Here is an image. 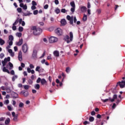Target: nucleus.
<instances>
[{
    "label": "nucleus",
    "instance_id": "obj_40",
    "mask_svg": "<svg viewBox=\"0 0 125 125\" xmlns=\"http://www.w3.org/2000/svg\"><path fill=\"white\" fill-rule=\"evenodd\" d=\"M23 27L20 26L19 27V32H23Z\"/></svg>",
    "mask_w": 125,
    "mask_h": 125
},
{
    "label": "nucleus",
    "instance_id": "obj_55",
    "mask_svg": "<svg viewBox=\"0 0 125 125\" xmlns=\"http://www.w3.org/2000/svg\"><path fill=\"white\" fill-rule=\"evenodd\" d=\"M21 67L22 68H25V63L21 62Z\"/></svg>",
    "mask_w": 125,
    "mask_h": 125
},
{
    "label": "nucleus",
    "instance_id": "obj_9",
    "mask_svg": "<svg viewBox=\"0 0 125 125\" xmlns=\"http://www.w3.org/2000/svg\"><path fill=\"white\" fill-rule=\"evenodd\" d=\"M69 39H70V37H69V36L66 35L64 37L63 40L64 41L67 42V43H70V41L69 40Z\"/></svg>",
    "mask_w": 125,
    "mask_h": 125
},
{
    "label": "nucleus",
    "instance_id": "obj_58",
    "mask_svg": "<svg viewBox=\"0 0 125 125\" xmlns=\"http://www.w3.org/2000/svg\"><path fill=\"white\" fill-rule=\"evenodd\" d=\"M8 109L9 111H11L12 110V108H11V106L8 105L7 106Z\"/></svg>",
    "mask_w": 125,
    "mask_h": 125
},
{
    "label": "nucleus",
    "instance_id": "obj_59",
    "mask_svg": "<svg viewBox=\"0 0 125 125\" xmlns=\"http://www.w3.org/2000/svg\"><path fill=\"white\" fill-rule=\"evenodd\" d=\"M48 8V4H46L44 6V9H47Z\"/></svg>",
    "mask_w": 125,
    "mask_h": 125
},
{
    "label": "nucleus",
    "instance_id": "obj_5",
    "mask_svg": "<svg viewBox=\"0 0 125 125\" xmlns=\"http://www.w3.org/2000/svg\"><path fill=\"white\" fill-rule=\"evenodd\" d=\"M55 33L58 36H62V34H63V31H62V29H61V28H58L55 30Z\"/></svg>",
    "mask_w": 125,
    "mask_h": 125
},
{
    "label": "nucleus",
    "instance_id": "obj_41",
    "mask_svg": "<svg viewBox=\"0 0 125 125\" xmlns=\"http://www.w3.org/2000/svg\"><path fill=\"white\" fill-rule=\"evenodd\" d=\"M19 107L20 108H22V107H24V104H23V103H20L19 104Z\"/></svg>",
    "mask_w": 125,
    "mask_h": 125
},
{
    "label": "nucleus",
    "instance_id": "obj_12",
    "mask_svg": "<svg viewBox=\"0 0 125 125\" xmlns=\"http://www.w3.org/2000/svg\"><path fill=\"white\" fill-rule=\"evenodd\" d=\"M61 24H62V26H65V25L67 24V22L66 21V20L65 19H62L61 21Z\"/></svg>",
    "mask_w": 125,
    "mask_h": 125
},
{
    "label": "nucleus",
    "instance_id": "obj_11",
    "mask_svg": "<svg viewBox=\"0 0 125 125\" xmlns=\"http://www.w3.org/2000/svg\"><path fill=\"white\" fill-rule=\"evenodd\" d=\"M18 59L20 61H22V52L20 51L18 55Z\"/></svg>",
    "mask_w": 125,
    "mask_h": 125
},
{
    "label": "nucleus",
    "instance_id": "obj_48",
    "mask_svg": "<svg viewBox=\"0 0 125 125\" xmlns=\"http://www.w3.org/2000/svg\"><path fill=\"white\" fill-rule=\"evenodd\" d=\"M8 65L10 67V68H12L13 67V64H12V63H11V62H9L8 63Z\"/></svg>",
    "mask_w": 125,
    "mask_h": 125
},
{
    "label": "nucleus",
    "instance_id": "obj_30",
    "mask_svg": "<svg viewBox=\"0 0 125 125\" xmlns=\"http://www.w3.org/2000/svg\"><path fill=\"white\" fill-rule=\"evenodd\" d=\"M9 40L10 41H13V40H14V38L12 35H10L9 36Z\"/></svg>",
    "mask_w": 125,
    "mask_h": 125
},
{
    "label": "nucleus",
    "instance_id": "obj_23",
    "mask_svg": "<svg viewBox=\"0 0 125 125\" xmlns=\"http://www.w3.org/2000/svg\"><path fill=\"white\" fill-rule=\"evenodd\" d=\"M10 61V58L9 57H8L7 58H5L4 59V62L6 63H7V62H9Z\"/></svg>",
    "mask_w": 125,
    "mask_h": 125
},
{
    "label": "nucleus",
    "instance_id": "obj_61",
    "mask_svg": "<svg viewBox=\"0 0 125 125\" xmlns=\"http://www.w3.org/2000/svg\"><path fill=\"white\" fill-rule=\"evenodd\" d=\"M91 116H95V111H93L91 112Z\"/></svg>",
    "mask_w": 125,
    "mask_h": 125
},
{
    "label": "nucleus",
    "instance_id": "obj_19",
    "mask_svg": "<svg viewBox=\"0 0 125 125\" xmlns=\"http://www.w3.org/2000/svg\"><path fill=\"white\" fill-rule=\"evenodd\" d=\"M40 87H41V86L39 85V84H35L34 85V88L35 89H37V90H39V89H40Z\"/></svg>",
    "mask_w": 125,
    "mask_h": 125
},
{
    "label": "nucleus",
    "instance_id": "obj_27",
    "mask_svg": "<svg viewBox=\"0 0 125 125\" xmlns=\"http://www.w3.org/2000/svg\"><path fill=\"white\" fill-rule=\"evenodd\" d=\"M13 98H18V94L14 92L13 95Z\"/></svg>",
    "mask_w": 125,
    "mask_h": 125
},
{
    "label": "nucleus",
    "instance_id": "obj_32",
    "mask_svg": "<svg viewBox=\"0 0 125 125\" xmlns=\"http://www.w3.org/2000/svg\"><path fill=\"white\" fill-rule=\"evenodd\" d=\"M89 122H93L94 121V117L90 116L89 118Z\"/></svg>",
    "mask_w": 125,
    "mask_h": 125
},
{
    "label": "nucleus",
    "instance_id": "obj_51",
    "mask_svg": "<svg viewBox=\"0 0 125 125\" xmlns=\"http://www.w3.org/2000/svg\"><path fill=\"white\" fill-rule=\"evenodd\" d=\"M23 9H24V10H26V9H27V5L25 4L23 7H22Z\"/></svg>",
    "mask_w": 125,
    "mask_h": 125
},
{
    "label": "nucleus",
    "instance_id": "obj_37",
    "mask_svg": "<svg viewBox=\"0 0 125 125\" xmlns=\"http://www.w3.org/2000/svg\"><path fill=\"white\" fill-rule=\"evenodd\" d=\"M17 36L19 38H21V37H22V33L20 32L17 33Z\"/></svg>",
    "mask_w": 125,
    "mask_h": 125
},
{
    "label": "nucleus",
    "instance_id": "obj_2",
    "mask_svg": "<svg viewBox=\"0 0 125 125\" xmlns=\"http://www.w3.org/2000/svg\"><path fill=\"white\" fill-rule=\"evenodd\" d=\"M119 85L120 88H124L125 87V81H122L121 82H118L116 85V87H118Z\"/></svg>",
    "mask_w": 125,
    "mask_h": 125
},
{
    "label": "nucleus",
    "instance_id": "obj_34",
    "mask_svg": "<svg viewBox=\"0 0 125 125\" xmlns=\"http://www.w3.org/2000/svg\"><path fill=\"white\" fill-rule=\"evenodd\" d=\"M73 18L69 20V23L70 25H72V26H74V22H73Z\"/></svg>",
    "mask_w": 125,
    "mask_h": 125
},
{
    "label": "nucleus",
    "instance_id": "obj_47",
    "mask_svg": "<svg viewBox=\"0 0 125 125\" xmlns=\"http://www.w3.org/2000/svg\"><path fill=\"white\" fill-rule=\"evenodd\" d=\"M32 3L33 6H36V5H37V2L34 0L32 1Z\"/></svg>",
    "mask_w": 125,
    "mask_h": 125
},
{
    "label": "nucleus",
    "instance_id": "obj_50",
    "mask_svg": "<svg viewBox=\"0 0 125 125\" xmlns=\"http://www.w3.org/2000/svg\"><path fill=\"white\" fill-rule=\"evenodd\" d=\"M29 67H30V69H34V68H35V66H34V65H33V64H30L29 65Z\"/></svg>",
    "mask_w": 125,
    "mask_h": 125
},
{
    "label": "nucleus",
    "instance_id": "obj_8",
    "mask_svg": "<svg viewBox=\"0 0 125 125\" xmlns=\"http://www.w3.org/2000/svg\"><path fill=\"white\" fill-rule=\"evenodd\" d=\"M23 43V39H20L18 42H17L16 44L18 46H21Z\"/></svg>",
    "mask_w": 125,
    "mask_h": 125
},
{
    "label": "nucleus",
    "instance_id": "obj_18",
    "mask_svg": "<svg viewBox=\"0 0 125 125\" xmlns=\"http://www.w3.org/2000/svg\"><path fill=\"white\" fill-rule=\"evenodd\" d=\"M13 121L14 122H18V114H16L15 116L13 117Z\"/></svg>",
    "mask_w": 125,
    "mask_h": 125
},
{
    "label": "nucleus",
    "instance_id": "obj_56",
    "mask_svg": "<svg viewBox=\"0 0 125 125\" xmlns=\"http://www.w3.org/2000/svg\"><path fill=\"white\" fill-rule=\"evenodd\" d=\"M97 13H98V14H100V13H101V9H98L97 10Z\"/></svg>",
    "mask_w": 125,
    "mask_h": 125
},
{
    "label": "nucleus",
    "instance_id": "obj_16",
    "mask_svg": "<svg viewBox=\"0 0 125 125\" xmlns=\"http://www.w3.org/2000/svg\"><path fill=\"white\" fill-rule=\"evenodd\" d=\"M21 93H23V94L25 97H27V96H28V95H29V92L28 91L23 92V91H22L21 92Z\"/></svg>",
    "mask_w": 125,
    "mask_h": 125
},
{
    "label": "nucleus",
    "instance_id": "obj_26",
    "mask_svg": "<svg viewBox=\"0 0 125 125\" xmlns=\"http://www.w3.org/2000/svg\"><path fill=\"white\" fill-rule=\"evenodd\" d=\"M70 5L72 6V7L75 8L76 7V4H75V2L74 1H71L70 2Z\"/></svg>",
    "mask_w": 125,
    "mask_h": 125
},
{
    "label": "nucleus",
    "instance_id": "obj_1",
    "mask_svg": "<svg viewBox=\"0 0 125 125\" xmlns=\"http://www.w3.org/2000/svg\"><path fill=\"white\" fill-rule=\"evenodd\" d=\"M31 30L33 31V33L34 36H40L42 33V29L36 26H32Z\"/></svg>",
    "mask_w": 125,
    "mask_h": 125
},
{
    "label": "nucleus",
    "instance_id": "obj_25",
    "mask_svg": "<svg viewBox=\"0 0 125 125\" xmlns=\"http://www.w3.org/2000/svg\"><path fill=\"white\" fill-rule=\"evenodd\" d=\"M9 123H10V119L9 118H8L5 121V124L6 125H8V124H9Z\"/></svg>",
    "mask_w": 125,
    "mask_h": 125
},
{
    "label": "nucleus",
    "instance_id": "obj_53",
    "mask_svg": "<svg viewBox=\"0 0 125 125\" xmlns=\"http://www.w3.org/2000/svg\"><path fill=\"white\" fill-rule=\"evenodd\" d=\"M12 29H13V31H16V26H15L14 25H13Z\"/></svg>",
    "mask_w": 125,
    "mask_h": 125
},
{
    "label": "nucleus",
    "instance_id": "obj_60",
    "mask_svg": "<svg viewBox=\"0 0 125 125\" xmlns=\"http://www.w3.org/2000/svg\"><path fill=\"white\" fill-rule=\"evenodd\" d=\"M91 5H90V2H88L87 3V8H90Z\"/></svg>",
    "mask_w": 125,
    "mask_h": 125
},
{
    "label": "nucleus",
    "instance_id": "obj_64",
    "mask_svg": "<svg viewBox=\"0 0 125 125\" xmlns=\"http://www.w3.org/2000/svg\"><path fill=\"white\" fill-rule=\"evenodd\" d=\"M71 12H75V8H74V7L71 8Z\"/></svg>",
    "mask_w": 125,
    "mask_h": 125
},
{
    "label": "nucleus",
    "instance_id": "obj_43",
    "mask_svg": "<svg viewBox=\"0 0 125 125\" xmlns=\"http://www.w3.org/2000/svg\"><path fill=\"white\" fill-rule=\"evenodd\" d=\"M30 86L28 85H24V89L27 90L28 88H29Z\"/></svg>",
    "mask_w": 125,
    "mask_h": 125
},
{
    "label": "nucleus",
    "instance_id": "obj_49",
    "mask_svg": "<svg viewBox=\"0 0 125 125\" xmlns=\"http://www.w3.org/2000/svg\"><path fill=\"white\" fill-rule=\"evenodd\" d=\"M61 12H62V13H66V9L64 8L62 9Z\"/></svg>",
    "mask_w": 125,
    "mask_h": 125
},
{
    "label": "nucleus",
    "instance_id": "obj_10",
    "mask_svg": "<svg viewBox=\"0 0 125 125\" xmlns=\"http://www.w3.org/2000/svg\"><path fill=\"white\" fill-rule=\"evenodd\" d=\"M53 54L55 57H59V51L58 50L54 51Z\"/></svg>",
    "mask_w": 125,
    "mask_h": 125
},
{
    "label": "nucleus",
    "instance_id": "obj_14",
    "mask_svg": "<svg viewBox=\"0 0 125 125\" xmlns=\"http://www.w3.org/2000/svg\"><path fill=\"white\" fill-rule=\"evenodd\" d=\"M117 98H118V96H117V95L116 94L114 95L113 96V98L111 99L110 100V102H114V101H115V100L117 99Z\"/></svg>",
    "mask_w": 125,
    "mask_h": 125
},
{
    "label": "nucleus",
    "instance_id": "obj_35",
    "mask_svg": "<svg viewBox=\"0 0 125 125\" xmlns=\"http://www.w3.org/2000/svg\"><path fill=\"white\" fill-rule=\"evenodd\" d=\"M66 19L69 21L70 20H71V19H73V17H71V16L67 15L66 17Z\"/></svg>",
    "mask_w": 125,
    "mask_h": 125
},
{
    "label": "nucleus",
    "instance_id": "obj_52",
    "mask_svg": "<svg viewBox=\"0 0 125 125\" xmlns=\"http://www.w3.org/2000/svg\"><path fill=\"white\" fill-rule=\"evenodd\" d=\"M116 106L117 105H116V104L114 103L112 106V109H115L116 108Z\"/></svg>",
    "mask_w": 125,
    "mask_h": 125
},
{
    "label": "nucleus",
    "instance_id": "obj_6",
    "mask_svg": "<svg viewBox=\"0 0 125 125\" xmlns=\"http://www.w3.org/2000/svg\"><path fill=\"white\" fill-rule=\"evenodd\" d=\"M37 53H38V51H37V50L35 49L33 50V52L32 53V58H33V59H35V60L38 59Z\"/></svg>",
    "mask_w": 125,
    "mask_h": 125
},
{
    "label": "nucleus",
    "instance_id": "obj_4",
    "mask_svg": "<svg viewBox=\"0 0 125 125\" xmlns=\"http://www.w3.org/2000/svg\"><path fill=\"white\" fill-rule=\"evenodd\" d=\"M58 42V38L55 37L51 36L49 39V42L50 43H54V42Z\"/></svg>",
    "mask_w": 125,
    "mask_h": 125
},
{
    "label": "nucleus",
    "instance_id": "obj_42",
    "mask_svg": "<svg viewBox=\"0 0 125 125\" xmlns=\"http://www.w3.org/2000/svg\"><path fill=\"white\" fill-rule=\"evenodd\" d=\"M4 57V54L3 53H2L0 54V59H2Z\"/></svg>",
    "mask_w": 125,
    "mask_h": 125
},
{
    "label": "nucleus",
    "instance_id": "obj_21",
    "mask_svg": "<svg viewBox=\"0 0 125 125\" xmlns=\"http://www.w3.org/2000/svg\"><path fill=\"white\" fill-rule=\"evenodd\" d=\"M3 72H5L6 73H7L8 74H10V72H9V70L8 69H6L5 67H4L3 68Z\"/></svg>",
    "mask_w": 125,
    "mask_h": 125
},
{
    "label": "nucleus",
    "instance_id": "obj_44",
    "mask_svg": "<svg viewBox=\"0 0 125 125\" xmlns=\"http://www.w3.org/2000/svg\"><path fill=\"white\" fill-rule=\"evenodd\" d=\"M89 124H90V123L88 122L87 121H85L83 122V125H89Z\"/></svg>",
    "mask_w": 125,
    "mask_h": 125
},
{
    "label": "nucleus",
    "instance_id": "obj_39",
    "mask_svg": "<svg viewBox=\"0 0 125 125\" xmlns=\"http://www.w3.org/2000/svg\"><path fill=\"white\" fill-rule=\"evenodd\" d=\"M28 83L29 84H33V80L31 79H29L28 81Z\"/></svg>",
    "mask_w": 125,
    "mask_h": 125
},
{
    "label": "nucleus",
    "instance_id": "obj_57",
    "mask_svg": "<svg viewBox=\"0 0 125 125\" xmlns=\"http://www.w3.org/2000/svg\"><path fill=\"white\" fill-rule=\"evenodd\" d=\"M55 4H59V1L58 0H55Z\"/></svg>",
    "mask_w": 125,
    "mask_h": 125
},
{
    "label": "nucleus",
    "instance_id": "obj_45",
    "mask_svg": "<svg viewBox=\"0 0 125 125\" xmlns=\"http://www.w3.org/2000/svg\"><path fill=\"white\" fill-rule=\"evenodd\" d=\"M38 12H39V11H38V10H36L34 11L33 14L34 15H37V14H38Z\"/></svg>",
    "mask_w": 125,
    "mask_h": 125
},
{
    "label": "nucleus",
    "instance_id": "obj_33",
    "mask_svg": "<svg viewBox=\"0 0 125 125\" xmlns=\"http://www.w3.org/2000/svg\"><path fill=\"white\" fill-rule=\"evenodd\" d=\"M17 10L19 13H21V12H22V8L20 7L18 8Z\"/></svg>",
    "mask_w": 125,
    "mask_h": 125
},
{
    "label": "nucleus",
    "instance_id": "obj_38",
    "mask_svg": "<svg viewBox=\"0 0 125 125\" xmlns=\"http://www.w3.org/2000/svg\"><path fill=\"white\" fill-rule=\"evenodd\" d=\"M65 71L66 73H69L70 72V67H67L66 68Z\"/></svg>",
    "mask_w": 125,
    "mask_h": 125
},
{
    "label": "nucleus",
    "instance_id": "obj_46",
    "mask_svg": "<svg viewBox=\"0 0 125 125\" xmlns=\"http://www.w3.org/2000/svg\"><path fill=\"white\" fill-rule=\"evenodd\" d=\"M4 120H5V118L4 117L0 118V122H4Z\"/></svg>",
    "mask_w": 125,
    "mask_h": 125
},
{
    "label": "nucleus",
    "instance_id": "obj_7",
    "mask_svg": "<svg viewBox=\"0 0 125 125\" xmlns=\"http://www.w3.org/2000/svg\"><path fill=\"white\" fill-rule=\"evenodd\" d=\"M35 71H36V72H38L39 73H43L44 69H43V68H41V67L38 66L36 67Z\"/></svg>",
    "mask_w": 125,
    "mask_h": 125
},
{
    "label": "nucleus",
    "instance_id": "obj_13",
    "mask_svg": "<svg viewBox=\"0 0 125 125\" xmlns=\"http://www.w3.org/2000/svg\"><path fill=\"white\" fill-rule=\"evenodd\" d=\"M101 101L104 103H106V102H108V101H110L111 102V97H109L108 99H105L104 100L101 99Z\"/></svg>",
    "mask_w": 125,
    "mask_h": 125
},
{
    "label": "nucleus",
    "instance_id": "obj_29",
    "mask_svg": "<svg viewBox=\"0 0 125 125\" xmlns=\"http://www.w3.org/2000/svg\"><path fill=\"white\" fill-rule=\"evenodd\" d=\"M19 22V19H17L16 21L14 22V23L13 24V25H17L18 23Z\"/></svg>",
    "mask_w": 125,
    "mask_h": 125
},
{
    "label": "nucleus",
    "instance_id": "obj_20",
    "mask_svg": "<svg viewBox=\"0 0 125 125\" xmlns=\"http://www.w3.org/2000/svg\"><path fill=\"white\" fill-rule=\"evenodd\" d=\"M86 20H87V16L85 14H84L83 18V21L84 22H85Z\"/></svg>",
    "mask_w": 125,
    "mask_h": 125
},
{
    "label": "nucleus",
    "instance_id": "obj_24",
    "mask_svg": "<svg viewBox=\"0 0 125 125\" xmlns=\"http://www.w3.org/2000/svg\"><path fill=\"white\" fill-rule=\"evenodd\" d=\"M69 36H70V41L72 42L73 41V33L72 32H70L69 33Z\"/></svg>",
    "mask_w": 125,
    "mask_h": 125
},
{
    "label": "nucleus",
    "instance_id": "obj_15",
    "mask_svg": "<svg viewBox=\"0 0 125 125\" xmlns=\"http://www.w3.org/2000/svg\"><path fill=\"white\" fill-rule=\"evenodd\" d=\"M41 84H42V85H44V84H45V83H46L47 82H46V80H45V79H41Z\"/></svg>",
    "mask_w": 125,
    "mask_h": 125
},
{
    "label": "nucleus",
    "instance_id": "obj_62",
    "mask_svg": "<svg viewBox=\"0 0 125 125\" xmlns=\"http://www.w3.org/2000/svg\"><path fill=\"white\" fill-rule=\"evenodd\" d=\"M2 66H5L6 62H4V61H2Z\"/></svg>",
    "mask_w": 125,
    "mask_h": 125
},
{
    "label": "nucleus",
    "instance_id": "obj_28",
    "mask_svg": "<svg viewBox=\"0 0 125 125\" xmlns=\"http://www.w3.org/2000/svg\"><path fill=\"white\" fill-rule=\"evenodd\" d=\"M18 78V77L17 75H14L13 77H12V81L13 82H15V80H16V79H17Z\"/></svg>",
    "mask_w": 125,
    "mask_h": 125
},
{
    "label": "nucleus",
    "instance_id": "obj_63",
    "mask_svg": "<svg viewBox=\"0 0 125 125\" xmlns=\"http://www.w3.org/2000/svg\"><path fill=\"white\" fill-rule=\"evenodd\" d=\"M31 71L32 70H31V68H30L29 67L27 68V72H28V73H31Z\"/></svg>",
    "mask_w": 125,
    "mask_h": 125
},
{
    "label": "nucleus",
    "instance_id": "obj_17",
    "mask_svg": "<svg viewBox=\"0 0 125 125\" xmlns=\"http://www.w3.org/2000/svg\"><path fill=\"white\" fill-rule=\"evenodd\" d=\"M81 11L82 12H85L86 11V7L83 6L81 8Z\"/></svg>",
    "mask_w": 125,
    "mask_h": 125
},
{
    "label": "nucleus",
    "instance_id": "obj_31",
    "mask_svg": "<svg viewBox=\"0 0 125 125\" xmlns=\"http://www.w3.org/2000/svg\"><path fill=\"white\" fill-rule=\"evenodd\" d=\"M55 12L57 13V14H59V13H60V9H59L58 8H57L55 10Z\"/></svg>",
    "mask_w": 125,
    "mask_h": 125
},
{
    "label": "nucleus",
    "instance_id": "obj_22",
    "mask_svg": "<svg viewBox=\"0 0 125 125\" xmlns=\"http://www.w3.org/2000/svg\"><path fill=\"white\" fill-rule=\"evenodd\" d=\"M5 43L4 40H2V39L0 38V45H3Z\"/></svg>",
    "mask_w": 125,
    "mask_h": 125
},
{
    "label": "nucleus",
    "instance_id": "obj_36",
    "mask_svg": "<svg viewBox=\"0 0 125 125\" xmlns=\"http://www.w3.org/2000/svg\"><path fill=\"white\" fill-rule=\"evenodd\" d=\"M41 82H42V79H41V78H38L36 81V83H41Z\"/></svg>",
    "mask_w": 125,
    "mask_h": 125
},
{
    "label": "nucleus",
    "instance_id": "obj_3",
    "mask_svg": "<svg viewBox=\"0 0 125 125\" xmlns=\"http://www.w3.org/2000/svg\"><path fill=\"white\" fill-rule=\"evenodd\" d=\"M22 50L24 53H26V52H28V50H29V46L28 44H27V43H25L22 45Z\"/></svg>",
    "mask_w": 125,
    "mask_h": 125
},
{
    "label": "nucleus",
    "instance_id": "obj_54",
    "mask_svg": "<svg viewBox=\"0 0 125 125\" xmlns=\"http://www.w3.org/2000/svg\"><path fill=\"white\" fill-rule=\"evenodd\" d=\"M37 7H36V6H31V9H32V10H35V9H36Z\"/></svg>",
    "mask_w": 125,
    "mask_h": 125
}]
</instances>
